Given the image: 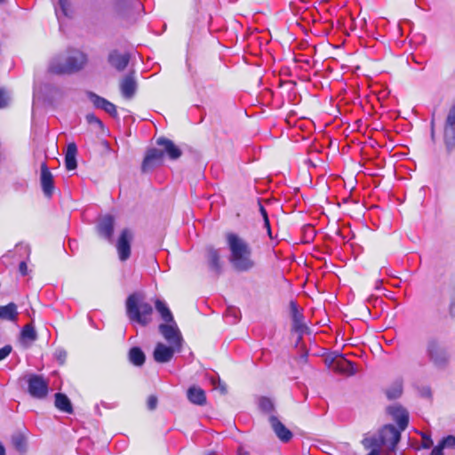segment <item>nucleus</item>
<instances>
[{"instance_id": "obj_47", "label": "nucleus", "mask_w": 455, "mask_h": 455, "mask_svg": "<svg viewBox=\"0 0 455 455\" xmlns=\"http://www.w3.org/2000/svg\"><path fill=\"white\" fill-rule=\"evenodd\" d=\"M430 455H443V452L441 451V447H435Z\"/></svg>"}, {"instance_id": "obj_32", "label": "nucleus", "mask_w": 455, "mask_h": 455, "mask_svg": "<svg viewBox=\"0 0 455 455\" xmlns=\"http://www.w3.org/2000/svg\"><path fill=\"white\" fill-rule=\"evenodd\" d=\"M12 445L14 446V448L18 451H20L21 453H24L26 451L27 440L23 435L18 433V434H15L14 435H12Z\"/></svg>"}, {"instance_id": "obj_12", "label": "nucleus", "mask_w": 455, "mask_h": 455, "mask_svg": "<svg viewBox=\"0 0 455 455\" xmlns=\"http://www.w3.org/2000/svg\"><path fill=\"white\" fill-rule=\"evenodd\" d=\"M175 352H178L175 346H166L164 343L159 342L154 349V360L160 363H168L172 359Z\"/></svg>"}, {"instance_id": "obj_11", "label": "nucleus", "mask_w": 455, "mask_h": 455, "mask_svg": "<svg viewBox=\"0 0 455 455\" xmlns=\"http://www.w3.org/2000/svg\"><path fill=\"white\" fill-rule=\"evenodd\" d=\"M87 97L96 108L104 110L106 113H108L113 117L117 116V110L116 105L108 101L107 99L99 96L98 94L92 92H88Z\"/></svg>"}, {"instance_id": "obj_7", "label": "nucleus", "mask_w": 455, "mask_h": 455, "mask_svg": "<svg viewBox=\"0 0 455 455\" xmlns=\"http://www.w3.org/2000/svg\"><path fill=\"white\" fill-rule=\"evenodd\" d=\"M29 395L36 399H44L48 395V382L40 375L31 374L28 379Z\"/></svg>"}, {"instance_id": "obj_46", "label": "nucleus", "mask_w": 455, "mask_h": 455, "mask_svg": "<svg viewBox=\"0 0 455 455\" xmlns=\"http://www.w3.org/2000/svg\"><path fill=\"white\" fill-rule=\"evenodd\" d=\"M259 212L262 216L263 219L265 218H268V214L267 212V210L265 209V207L262 205V204L260 203V201H259Z\"/></svg>"}, {"instance_id": "obj_9", "label": "nucleus", "mask_w": 455, "mask_h": 455, "mask_svg": "<svg viewBox=\"0 0 455 455\" xmlns=\"http://www.w3.org/2000/svg\"><path fill=\"white\" fill-rule=\"evenodd\" d=\"M401 431L390 424L384 426L379 432L380 443H382L383 446H387L389 450L394 451L400 441Z\"/></svg>"}, {"instance_id": "obj_24", "label": "nucleus", "mask_w": 455, "mask_h": 455, "mask_svg": "<svg viewBox=\"0 0 455 455\" xmlns=\"http://www.w3.org/2000/svg\"><path fill=\"white\" fill-rule=\"evenodd\" d=\"M54 404L56 408L60 411L68 414L73 413V406L71 401L65 394L56 393Z\"/></svg>"}, {"instance_id": "obj_34", "label": "nucleus", "mask_w": 455, "mask_h": 455, "mask_svg": "<svg viewBox=\"0 0 455 455\" xmlns=\"http://www.w3.org/2000/svg\"><path fill=\"white\" fill-rule=\"evenodd\" d=\"M363 443L365 448L371 449V451L374 449H378L379 451H380L381 447L383 446L382 443H380V438L379 435L371 437H366L363 439Z\"/></svg>"}, {"instance_id": "obj_39", "label": "nucleus", "mask_w": 455, "mask_h": 455, "mask_svg": "<svg viewBox=\"0 0 455 455\" xmlns=\"http://www.w3.org/2000/svg\"><path fill=\"white\" fill-rule=\"evenodd\" d=\"M445 124L455 126V100H454L452 106L451 107V108L449 110Z\"/></svg>"}, {"instance_id": "obj_16", "label": "nucleus", "mask_w": 455, "mask_h": 455, "mask_svg": "<svg viewBox=\"0 0 455 455\" xmlns=\"http://www.w3.org/2000/svg\"><path fill=\"white\" fill-rule=\"evenodd\" d=\"M290 307L291 313L292 329L295 332L302 335L308 331L307 326L304 323V315L301 312H299L298 306L294 301L290 302Z\"/></svg>"}, {"instance_id": "obj_36", "label": "nucleus", "mask_w": 455, "mask_h": 455, "mask_svg": "<svg viewBox=\"0 0 455 455\" xmlns=\"http://www.w3.org/2000/svg\"><path fill=\"white\" fill-rule=\"evenodd\" d=\"M259 408L265 413H270L275 409L272 400L265 396L259 399Z\"/></svg>"}, {"instance_id": "obj_27", "label": "nucleus", "mask_w": 455, "mask_h": 455, "mask_svg": "<svg viewBox=\"0 0 455 455\" xmlns=\"http://www.w3.org/2000/svg\"><path fill=\"white\" fill-rule=\"evenodd\" d=\"M57 19L60 20L61 16L68 17L70 10L69 0H52Z\"/></svg>"}, {"instance_id": "obj_33", "label": "nucleus", "mask_w": 455, "mask_h": 455, "mask_svg": "<svg viewBox=\"0 0 455 455\" xmlns=\"http://www.w3.org/2000/svg\"><path fill=\"white\" fill-rule=\"evenodd\" d=\"M225 317L230 324L236 323L241 318V312L235 307H229L226 310Z\"/></svg>"}, {"instance_id": "obj_53", "label": "nucleus", "mask_w": 455, "mask_h": 455, "mask_svg": "<svg viewBox=\"0 0 455 455\" xmlns=\"http://www.w3.org/2000/svg\"><path fill=\"white\" fill-rule=\"evenodd\" d=\"M4 0H0V4L3 2Z\"/></svg>"}, {"instance_id": "obj_22", "label": "nucleus", "mask_w": 455, "mask_h": 455, "mask_svg": "<svg viewBox=\"0 0 455 455\" xmlns=\"http://www.w3.org/2000/svg\"><path fill=\"white\" fill-rule=\"evenodd\" d=\"M187 397L193 404L199 406L206 404L205 392L199 387H190L187 391Z\"/></svg>"}, {"instance_id": "obj_43", "label": "nucleus", "mask_w": 455, "mask_h": 455, "mask_svg": "<svg viewBox=\"0 0 455 455\" xmlns=\"http://www.w3.org/2000/svg\"><path fill=\"white\" fill-rule=\"evenodd\" d=\"M157 405V398L155 395H150L148 399V408L149 410H155Z\"/></svg>"}, {"instance_id": "obj_8", "label": "nucleus", "mask_w": 455, "mask_h": 455, "mask_svg": "<svg viewBox=\"0 0 455 455\" xmlns=\"http://www.w3.org/2000/svg\"><path fill=\"white\" fill-rule=\"evenodd\" d=\"M133 239V233L129 228L122 230L117 242L116 250L121 261H126L131 256V243Z\"/></svg>"}, {"instance_id": "obj_13", "label": "nucleus", "mask_w": 455, "mask_h": 455, "mask_svg": "<svg viewBox=\"0 0 455 455\" xmlns=\"http://www.w3.org/2000/svg\"><path fill=\"white\" fill-rule=\"evenodd\" d=\"M40 182L44 195L52 197L54 191L53 176L45 163L41 164Z\"/></svg>"}, {"instance_id": "obj_21", "label": "nucleus", "mask_w": 455, "mask_h": 455, "mask_svg": "<svg viewBox=\"0 0 455 455\" xmlns=\"http://www.w3.org/2000/svg\"><path fill=\"white\" fill-rule=\"evenodd\" d=\"M108 63L118 71H123L130 61L129 54H122L117 50L109 52L108 58Z\"/></svg>"}, {"instance_id": "obj_26", "label": "nucleus", "mask_w": 455, "mask_h": 455, "mask_svg": "<svg viewBox=\"0 0 455 455\" xmlns=\"http://www.w3.org/2000/svg\"><path fill=\"white\" fill-rule=\"evenodd\" d=\"M18 316L17 306L11 302L5 306H0V319L5 321H15Z\"/></svg>"}, {"instance_id": "obj_51", "label": "nucleus", "mask_w": 455, "mask_h": 455, "mask_svg": "<svg viewBox=\"0 0 455 455\" xmlns=\"http://www.w3.org/2000/svg\"><path fill=\"white\" fill-rule=\"evenodd\" d=\"M219 383H220V380L219 379ZM220 388L221 389L222 393L226 392V387L223 384H220Z\"/></svg>"}, {"instance_id": "obj_23", "label": "nucleus", "mask_w": 455, "mask_h": 455, "mask_svg": "<svg viewBox=\"0 0 455 455\" xmlns=\"http://www.w3.org/2000/svg\"><path fill=\"white\" fill-rule=\"evenodd\" d=\"M76 154L77 147L76 143H69L67 147V151L65 154V166L68 171H73L76 169Z\"/></svg>"}, {"instance_id": "obj_40", "label": "nucleus", "mask_w": 455, "mask_h": 455, "mask_svg": "<svg viewBox=\"0 0 455 455\" xmlns=\"http://www.w3.org/2000/svg\"><path fill=\"white\" fill-rule=\"evenodd\" d=\"M9 98L4 89H0V108H4L8 106Z\"/></svg>"}, {"instance_id": "obj_37", "label": "nucleus", "mask_w": 455, "mask_h": 455, "mask_svg": "<svg viewBox=\"0 0 455 455\" xmlns=\"http://www.w3.org/2000/svg\"><path fill=\"white\" fill-rule=\"evenodd\" d=\"M436 447H441V451L444 448H452L455 449V436L448 435L444 437Z\"/></svg>"}, {"instance_id": "obj_31", "label": "nucleus", "mask_w": 455, "mask_h": 455, "mask_svg": "<svg viewBox=\"0 0 455 455\" xmlns=\"http://www.w3.org/2000/svg\"><path fill=\"white\" fill-rule=\"evenodd\" d=\"M403 393V382L400 379L394 381L386 390V395L388 400L397 399Z\"/></svg>"}, {"instance_id": "obj_19", "label": "nucleus", "mask_w": 455, "mask_h": 455, "mask_svg": "<svg viewBox=\"0 0 455 455\" xmlns=\"http://www.w3.org/2000/svg\"><path fill=\"white\" fill-rule=\"evenodd\" d=\"M120 91L125 99H132L137 91V82L134 72L126 75L120 82Z\"/></svg>"}, {"instance_id": "obj_41", "label": "nucleus", "mask_w": 455, "mask_h": 455, "mask_svg": "<svg viewBox=\"0 0 455 455\" xmlns=\"http://www.w3.org/2000/svg\"><path fill=\"white\" fill-rule=\"evenodd\" d=\"M55 358L60 362V363H64L67 358V352L64 349H57L54 353Z\"/></svg>"}, {"instance_id": "obj_1", "label": "nucleus", "mask_w": 455, "mask_h": 455, "mask_svg": "<svg viewBox=\"0 0 455 455\" xmlns=\"http://www.w3.org/2000/svg\"><path fill=\"white\" fill-rule=\"evenodd\" d=\"M226 241L230 251L229 262L237 272H251L257 267L251 245L235 233H228Z\"/></svg>"}, {"instance_id": "obj_5", "label": "nucleus", "mask_w": 455, "mask_h": 455, "mask_svg": "<svg viewBox=\"0 0 455 455\" xmlns=\"http://www.w3.org/2000/svg\"><path fill=\"white\" fill-rule=\"evenodd\" d=\"M132 0H113L110 14L117 20L126 23H132Z\"/></svg>"}, {"instance_id": "obj_25", "label": "nucleus", "mask_w": 455, "mask_h": 455, "mask_svg": "<svg viewBox=\"0 0 455 455\" xmlns=\"http://www.w3.org/2000/svg\"><path fill=\"white\" fill-rule=\"evenodd\" d=\"M335 368L338 371L348 376H353L357 372L355 364L343 357L336 361Z\"/></svg>"}, {"instance_id": "obj_3", "label": "nucleus", "mask_w": 455, "mask_h": 455, "mask_svg": "<svg viewBox=\"0 0 455 455\" xmlns=\"http://www.w3.org/2000/svg\"><path fill=\"white\" fill-rule=\"evenodd\" d=\"M126 315L132 323L147 326L152 321L153 307L144 301L140 293L134 292L125 301Z\"/></svg>"}, {"instance_id": "obj_10", "label": "nucleus", "mask_w": 455, "mask_h": 455, "mask_svg": "<svg viewBox=\"0 0 455 455\" xmlns=\"http://www.w3.org/2000/svg\"><path fill=\"white\" fill-rule=\"evenodd\" d=\"M387 411L397 423L400 430L403 431L407 427L409 423V413L406 409L400 404H393L387 408Z\"/></svg>"}, {"instance_id": "obj_50", "label": "nucleus", "mask_w": 455, "mask_h": 455, "mask_svg": "<svg viewBox=\"0 0 455 455\" xmlns=\"http://www.w3.org/2000/svg\"><path fill=\"white\" fill-rule=\"evenodd\" d=\"M431 444H432V441H431V439L428 437V438H427V443H424V447H425V448H428Z\"/></svg>"}, {"instance_id": "obj_42", "label": "nucleus", "mask_w": 455, "mask_h": 455, "mask_svg": "<svg viewBox=\"0 0 455 455\" xmlns=\"http://www.w3.org/2000/svg\"><path fill=\"white\" fill-rule=\"evenodd\" d=\"M12 349V346L10 345H5L2 348H0V361L6 358L11 354Z\"/></svg>"}, {"instance_id": "obj_15", "label": "nucleus", "mask_w": 455, "mask_h": 455, "mask_svg": "<svg viewBox=\"0 0 455 455\" xmlns=\"http://www.w3.org/2000/svg\"><path fill=\"white\" fill-rule=\"evenodd\" d=\"M164 157V152L157 148H151L147 152V155L142 162L141 170L147 172L154 167L161 164Z\"/></svg>"}, {"instance_id": "obj_38", "label": "nucleus", "mask_w": 455, "mask_h": 455, "mask_svg": "<svg viewBox=\"0 0 455 455\" xmlns=\"http://www.w3.org/2000/svg\"><path fill=\"white\" fill-rule=\"evenodd\" d=\"M86 121L90 124L97 125L100 129L104 128V125H103V123L101 122V120L100 118H98L94 114H87Z\"/></svg>"}, {"instance_id": "obj_28", "label": "nucleus", "mask_w": 455, "mask_h": 455, "mask_svg": "<svg viewBox=\"0 0 455 455\" xmlns=\"http://www.w3.org/2000/svg\"><path fill=\"white\" fill-rule=\"evenodd\" d=\"M156 309L160 314L161 318L165 322H173L174 318L173 315L166 305V303L164 300L156 299L155 302Z\"/></svg>"}, {"instance_id": "obj_18", "label": "nucleus", "mask_w": 455, "mask_h": 455, "mask_svg": "<svg viewBox=\"0 0 455 455\" xmlns=\"http://www.w3.org/2000/svg\"><path fill=\"white\" fill-rule=\"evenodd\" d=\"M269 424L278 439L283 443L289 442L292 437V433L289 430L275 415H270Z\"/></svg>"}, {"instance_id": "obj_35", "label": "nucleus", "mask_w": 455, "mask_h": 455, "mask_svg": "<svg viewBox=\"0 0 455 455\" xmlns=\"http://www.w3.org/2000/svg\"><path fill=\"white\" fill-rule=\"evenodd\" d=\"M20 335L23 339H28L29 341H34L37 338L36 331L31 324H26L23 327Z\"/></svg>"}, {"instance_id": "obj_4", "label": "nucleus", "mask_w": 455, "mask_h": 455, "mask_svg": "<svg viewBox=\"0 0 455 455\" xmlns=\"http://www.w3.org/2000/svg\"><path fill=\"white\" fill-rule=\"evenodd\" d=\"M426 355L431 363L444 369L450 362V353L445 342L437 337H430L426 343Z\"/></svg>"}, {"instance_id": "obj_52", "label": "nucleus", "mask_w": 455, "mask_h": 455, "mask_svg": "<svg viewBox=\"0 0 455 455\" xmlns=\"http://www.w3.org/2000/svg\"><path fill=\"white\" fill-rule=\"evenodd\" d=\"M207 455H217V454L214 452H209Z\"/></svg>"}, {"instance_id": "obj_49", "label": "nucleus", "mask_w": 455, "mask_h": 455, "mask_svg": "<svg viewBox=\"0 0 455 455\" xmlns=\"http://www.w3.org/2000/svg\"><path fill=\"white\" fill-rule=\"evenodd\" d=\"M0 455H5V448L1 442H0Z\"/></svg>"}, {"instance_id": "obj_20", "label": "nucleus", "mask_w": 455, "mask_h": 455, "mask_svg": "<svg viewBox=\"0 0 455 455\" xmlns=\"http://www.w3.org/2000/svg\"><path fill=\"white\" fill-rule=\"evenodd\" d=\"M158 146L163 147L164 155L166 154L171 160H177L182 155L181 149L174 144V142L166 138H159L156 140Z\"/></svg>"}, {"instance_id": "obj_45", "label": "nucleus", "mask_w": 455, "mask_h": 455, "mask_svg": "<svg viewBox=\"0 0 455 455\" xmlns=\"http://www.w3.org/2000/svg\"><path fill=\"white\" fill-rule=\"evenodd\" d=\"M264 221V228L267 229V235L270 238H272V232H271V227H270V221L268 218L263 219Z\"/></svg>"}, {"instance_id": "obj_30", "label": "nucleus", "mask_w": 455, "mask_h": 455, "mask_svg": "<svg viewBox=\"0 0 455 455\" xmlns=\"http://www.w3.org/2000/svg\"><path fill=\"white\" fill-rule=\"evenodd\" d=\"M443 137L446 148L450 152L455 147V126L445 124Z\"/></svg>"}, {"instance_id": "obj_29", "label": "nucleus", "mask_w": 455, "mask_h": 455, "mask_svg": "<svg viewBox=\"0 0 455 455\" xmlns=\"http://www.w3.org/2000/svg\"><path fill=\"white\" fill-rule=\"evenodd\" d=\"M145 354L139 347H133L129 351V360L135 366H141L145 363Z\"/></svg>"}, {"instance_id": "obj_6", "label": "nucleus", "mask_w": 455, "mask_h": 455, "mask_svg": "<svg viewBox=\"0 0 455 455\" xmlns=\"http://www.w3.org/2000/svg\"><path fill=\"white\" fill-rule=\"evenodd\" d=\"M158 329L166 341L170 345L175 346L177 347V351L180 352L182 346V336L176 322L173 320V322L161 323Z\"/></svg>"}, {"instance_id": "obj_2", "label": "nucleus", "mask_w": 455, "mask_h": 455, "mask_svg": "<svg viewBox=\"0 0 455 455\" xmlns=\"http://www.w3.org/2000/svg\"><path fill=\"white\" fill-rule=\"evenodd\" d=\"M87 62V55L76 49H70L53 57L48 71L55 75L73 74L81 70Z\"/></svg>"}, {"instance_id": "obj_48", "label": "nucleus", "mask_w": 455, "mask_h": 455, "mask_svg": "<svg viewBox=\"0 0 455 455\" xmlns=\"http://www.w3.org/2000/svg\"><path fill=\"white\" fill-rule=\"evenodd\" d=\"M368 455H380V451H379L378 449H374V450H371Z\"/></svg>"}, {"instance_id": "obj_14", "label": "nucleus", "mask_w": 455, "mask_h": 455, "mask_svg": "<svg viewBox=\"0 0 455 455\" xmlns=\"http://www.w3.org/2000/svg\"><path fill=\"white\" fill-rule=\"evenodd\" d=\"M206 259L210 271L219 276L222 273L220 250L208 246L206 248Z\"/></svg>"}, {"instance_id": "obj_44", "label": "nucleus", "mask_w": 455, "mask_h": 455, "mask_svg": "<svg viewBox=\"0 0 455 455\" xmlns=\"http://www.w3.org/2000/svg\"><path fill=\"white\" fill-rule=\"evenodd\" d=\"M19 272L21 275L25 276L28 275V266L26 261L22 260L19 264Z\"/></svg>"}, {"instance_id": "obj_17", "label": "nucleus", "mask_w": 455, "mask_h": 455, "mask_svg": "<svg viewBox=\"0 0 455 455\" xmlns=\"http://www.w3.org/2000/svg\"><path fill=\"white\" fill-rule=\"evenodd\" d=\"M115 220L111 215L102 217L97 225L99 235L108 242H112Z\"/></svg>"}]
</instances>
